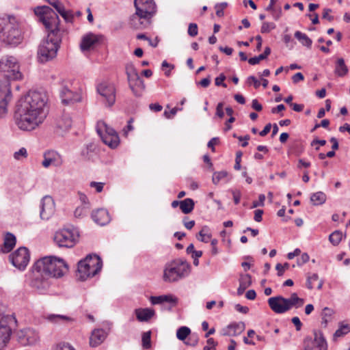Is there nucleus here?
<instances>
[{"label":"nucleus","mask_w":350,"mask_h":350,"mask_svg":"<svg viewBox=\"0 0 350 350\" xmlns=\"http://www.w3.org/2000/svg\"><path fill=\"white\" fill-rule=\"evenodd\" d=\"M72 126V119L68 113H64L56 123L55 133L59 135H63Z\"/></svg>","instance_id":"nucleus-22"},{"label":"nucleus","mask_w":350,"mask_h":350,"mask_svg":"<svg viewBox=\"0 0 350 350\" xmlns=\"http://www.w3.org/2000/svg\"><path fill=\"white\" fill-rule=\"evenodd\" d=\"M104 144L109 146L111 148H116L120 144L118 135L110 134L105 135L100 137Z\"/></svg>","instance_id":"nucleus-31"},{"label":"nucleus","mask_w":350,"mask_h":350,"mask_svg":"<svg viewBox=\"0 0 350 350\" xmlns=\"http://www.w3.org/2000/svg\"><path fill=\"white\" fill-rule=\"evenodd\" d=\"M12 98V92L8 82L0 84V118L8 113V105Z\"/></svg>","instance_id":"nucleus-15"},{"label":"nucleus","mask_w":350,"mask_h":350,"mask_svg":"<svg viewBox=\"0 0 350 350\" xmlns=\"http://www.w3.org/2000/svg\"><path fill=\"white\" fill-rule=\"evenodd\" d=\"M188 340L185 343L187 345L195 347L198 345L199 341V336L198 334L193 333L190 334V335L187 337Z\"/></svg>","instance_id":"nucleus-46"},{"label":"nucleus","mask_w":350,"mask_h":350,"mask_svg":"<svg viewBox=\"0 0 350 350\" xmlns=\"http://www.w3.org/2000/svg\"><path fill=\"white\" fill-rule=\"evenodd\" d=\"M44 318L47 321L54 323L71 321V319L69 317L61 314H48L45 316Z\"/></svg>","instance_id":"nucleus-37"},{"label":"nucleus","mask_w":350,"mask_h":350,"mask_svg":"<svg viewBox=\"0 0 350 350\" xmlns=\"http://www.w3.org/2000/svg\"><path fill=\"white\" fill-rule=\"evenodd\" d=\"M178 110H180V109H178L177 107H174L170 111H165L163 113V115L166 118L170 119L176 114Z\"/></svg>","instance_id":"nucleus-57"},{"label":"nucleus","mask_w":350,"mask_h":350,"mask_svg":"<svg viewBox=\"0 0 350 350\" xmlns=\"http://www.w3.org/2000/svg\"><path fill=\"white\" fill-rule=\"evenodd\" d=\"M223 107H224V103H219L216 107V115L220 118H222L224 116Z\"/></svg>","instance_id":"nucleus-60"},{"label":"nucleus","mask_w":350,"mask_h":350,"mask_svg":"<svg viewBox=\"0 0 350 350\" xmlns=\"http://www.w3.org/2000/svg\"><path fill=\"white\" fill-rule=\"evenodd\" d=\"M107 336V333L103 329H94L90 337V345L96 347L102 344Z\"/></svg>","instance_id":"nucleus-25"},{"label":"nucleus","mask_w":350,"mask_h":350,"mask_svg":"<svg viewBox=\"0 0 350 350\" xmlns=\"http://www.w3.org/2000/svg\"><path fill=\"white\" fill-rule=\"evenodd\" d=\"M245 329V325L243 321L232 323L226 327L222 329L221 335L236 336L241 334Z\"/></svg>","instance_id":"nucleus-23"},{"label":"nucleus","mask_w":350,"mask_h":350,"mask_svg":"<svg viewBox=\"0 0 350 350\" xmlns=\"http://www.w3.org/2000/svg\"><path fill=\"white\" fill-rule=\"evenodd\" d=\"M59 96L62 103L66 105L79 102L81 100V94L77 92L70 90L68 85H62L59 91Z\"/></svg>","instance_id":"nucleus-17"},{"label":"nucleus","mask_w":350,"mask_h":350,"mask_svg":"<svg viewBox=\"0 0 350 350\" xmlns=\"http://www.w3.org/2000/svg\"><path fill=\"white\" fill-rule=\"evenodd\" d=\"M42 10L43 12L40 19L48 31V36L39 46L38 57L39 62L44 63L56 57L62 40V33L58 27L57 14L51 12L47 6L42 7Z\"/></svg>","instance_id":"nucleus-2"},{"label":"nucleus","mask_w":350,"mask_h":350,"mask_svg":"<svg viewBox=\"0 0 350 350\" xmlns=\"http://www.w3.org/2000/svg\"><path fill=\"white\" fill-rule=\"evenodd\" d=\"M191 334V329L186 326H182L177 329L176 337L180 340H185Z\"/></svg>","instance_id":"nucleus-39"},{"label":"nucleus","mask_w":350,"mask_h":350,"mask_svg":"<svg viewBox=\"0 0 350 350\" xmlns=\"http://www.w3.org/2000/svg\"><path fill=\"white\" fill-rule=\"evenodd\" d=\"M49 3L56 10V11L59 14V12L64 9L62 3L57 0H54L53 1H49Z\"/></svg>","instance_id":"nucleus-55"},{"label":"nucleus","mask_w":350,"mask_h":350,"mask_svg":"<svg viewBox=\"0 0 350 350\" xmlns=\"http://www.w3.org/2000/svg\"><path fill=\"white\" fill-rule=\"evenodd\" d=\"M194 201L191 198H186L180 201V208L185 214H189L192 212L194 208Z\"/></svg>","instance_id":"nucleus-33"},{"label":"nucleus","mask_w":350,"mask_h":350,"mask_svg":"<svg viewBox=\"0 0 350 350\" xmlns=\"http://www.w3.org/2000/svg\"><path fill=\"white\" fill-rule=\"evenodd\" d=\"M326 195L322 191L314 193L310 196V201L314 206L324 204L326 201Z\"/></svg>","instance_id":"nucleus-35"},{"label":"nucleus","mask_w":350,"mask_h":350,"mask_svg":"<svg viewBox=\"0 0 350 350\" xmlns=\"http://www.w3.org/2000/svg\"><path fill=\"white\" fill-rule=\"evenodd\" d=\"M0 71L4 73L5 78L11 80L22 79V73L16 59L13 56L3 57L0 59Z\"/></svg>","instance_id":"nucleus-9"},{"label":"nucleus","mask_w":350,"mask_h":350,"mask_svg":"<svg viewBox=\"0 0 350 350\" xmlns=\"http://www.w3.org/2000/svg\"><path fill=\"white\" fill-rule=\"evenodd\" d=\"M163 303L167 302L171 304V307H174L178 304V299L172 294L162 295Z\"/></svg>","instance_id":"nucleus-43"},{"label":"nucleus","mask_w":350,"mask_h":350,"mask_svg":"<svg viewBox=\"0 0 350 350\" xmlns=\"http://www.w3.org/2000/svg\"><path fill=\"white\" fill-rule=\"evenodd\" d=\"M271 13L273 18L278 21L282 15V9L281 8H275Z\"/></svg>","instance_id":"nucleus-62"},{"label":"nucleus","mask_w":350,"mask_h":350,"mask_svg":"<svg viewBox=\"0 0 350 350\" xmlns=\"http://www.w3.org/2000/svg\"><path fill=\"white\" fill-rule=\"evenodd\" d=\"M295 37L301 43L302 45L308 48H311L312 41L306 33L297 31L295 33Z\"/></svg>","instance_id":"nucleus-36"},{"label":"nucleus","mask_w":350,"mask_h":350,"mask_svg":"<svg viewBox=\"0 0 350 350\" xmlns=\"http://www.w3.org/2000/svg\"><path fill=\"white\" fill-rule=\"evenodd\" d=\"M150 339H151V332L148 331L146 332H144L142 334V346L144 349H148L150 347L151 343H150Z\"/></svg>","instance_id":"nucleus-44"},{"label":"nucleus","mask_w":350,"mask_h":350,"mask_svg":"<svg viewBox=\"0 0 350 350\" xmlns=\"http://www.w3.org/2000/svg\"><path fill=\"white\" fill-rule=\"evenodd\" d=\"M292 323L295 325L297 331H300L301 329L302 323L297 317H294L291 319Z\"/></svg>","instance_id":"nucleus-63"},{"label":"nucleus","mask_w":350,"mask_h":350,"mask_svg":"<svg viewBox=\"0 0 350 350\" xmlns=\"http://www.w3.org/2000/svg\"><path fill=\"white\" fill-rule=\"evenodd\" d=\"M265 200V196L264 194H260L258 196V200L254 201L252 202V208H256L258 206H263Z\"/></svg>","instance_id":"nucleus-54"},{"label":"nucleus","mask_w":350,"mask_h":350,"mask_svg":"<svg viewBox=\"0 0 350 350\" xmlns=\"http://www.w3.org/2000/svg\"><path fill=\"white\" fill-rule=\"evenodd\" d=\"M319 280V275L317 273H313L311 276H308L307 278L306 281V287L308 289H312L314 288L313 286V282L315 281H317Z\"/></svg>","instance_id":"nucleus-49"},{"label":"nucleus","mask_w":350,"mask_h":350,"mask_svg":"<svg viewBox=\"0 0 350 350\" xmlns=\"http://www.w3.org/2000/svg\"><path fill=\"white\" fill-rule=\"evenodd\" d=\"M314 341L317 345V347L319 350H327V345L325 338L323 336V334L320 331H314Z\"/></svg>","instance_id":"nucleus-32"},{"label":"nucleus","mask_w":350,"mask_h":350,"mask_svg":"<svg viewBox=\"0 0 350 350\" xmlns=\"http://www.w3.org/2000/svg\"><path fill=\"white\" fill-rule=\"evenodd\" d=\"M239 286L237 289V295H241L247 288L252 284V277L250 274H241L239 278Z\"/></svg>","instance_id":"nucleus-28"},{"label":"nucleus","mask_w":350,"mask_h":350,"mask_svg":"<svg viewBox=\"0 0 350 350\" xmlns=\"http://www.w3.org/2000/svg\"><path fill=\"white\" fill-rule=\"evenodd\" d=\"M348 68L345 63V60L342 58L338 59L336 66H335V73L338 77H344L348 72Z\"/></svg>","instance_id":"nucleus-34"},{"label":"nucleus","mask_w":350,"mask_h":350,"mask_svg":"<svg viewBox=\"0 0 350 350\" xmlns=\"http://www.w3.org/2000/svg\"><path fill=\"white\" fill-rule=\"evenodd\" d=\"M98 94L103 98V102L105 105L111 107L116 102V90L111 83L101 82L96 86Z\"/></svg>","instance_id":"nucleus-10"},{"label":"nucleus","mask_w":350,"mask_h":350,"mask_svg":"<svg viewBox=\"0 0 350 350\" xmlns=\"http://www.w3.org/2000/svg\"><path fill=\"white\" fill-rule=\"evenodd\" d=\"M350 332V325L349 324L341 325L339 328L335 332V337H341Z\"/></svg>","instance_id":"nucleus-45"},{"label":"nucleus","mask_w":350,"mask_h":350,"mask_svg":"<svg viewBox=\"0 0 350 350\" xmlns=\"http://www.w3.org/2000/svg\"><path fill=\"white\" fill-rule=\"evenodd\" d=\"M20 342L23 345H31L36 342L38 338V334L31 328H26L18 333Z\"/></svg>","instance_id":"nucleus-21"},{"label":"nucleus","mask_w":350,"mask_h":350,"mask_svg":"<svg viewBox=\"0 0 350 350\" xmlns=\"http://www.w3.org/2000/svg\"><path fill=\"white\" fill-rule=\"evenodd\" d=\"M139 321H148L154 315V310L150 308H139L135 310Z\"/></svg>","instance_id":"nucleus-26"},{"label":"nucleus","mask_w":350,"mask_h":350,"mask_svg":"<svg viewBox=\"0 0 350 350\" xmlns=\"http://www.w3.org/2000/svg\"><path fill=\"white\" fill-rule=\"evenodd\" d=\"M134 5L137 12L151 18L156 12V5L153 0H135Z\"/></svg>","instance_id":"nucleus-18"},{"label":"nucleus","mask_w":350,"mask_h":350,"mask_svg":"<svg viewBox=\"0 0 350 350\" xmlns=\"http://www.w3.org/2000/svg\"><path fill=\"white\" fill-rule=\"evenodd\" d=\"M32 274L31 286L40 294L45 293L51 285V278L44 273L42 274L38 269H33V267H32Z\"/></svg>","instance_id":"nucleus-13"},{"label":"nucleus","mask_w":350,"mask_h":350,"mask_svg":"<svg viewBox=\"0 0 350 350\" xmlns=\"http://www.w3.org/2000/svg\"><path fill=\"white\" fill-rule=\"evenodd\" d=\"M33 269H38L49 278H61L68 270L66 262L53 256H44L34 262Z\"/></svg>","instance_id":"nucleus-4"},{"label":"nucleus","mask_w":350,"mask_h":350,"mask_svg":"<svg viewBox=\"0 0 350 350\" xmlns=\"http://www.w3.org/2000/svg\"><path fill=\"white\" fill-rule=\"evenodd\" d=\"M59 14L64 18L67 23H72L74 18V13L70 10H62Z\"/></svg>","instance_id":"nucleus-47"},{"label":"nucleus","mask_w":350,"mask_h":350,"mask_svg":"<svg viewBox=\"0 0 350 350\" xmlns=\"http://www.w3.org/2000/svg\"><path fill=\"white\" fill-rule=\"evenodd\" d=\"M125 70L129 86L133 94L136 97H141L145 89V85L143 80L139 76V74L133 64H127L126 65Z\"/></svg>","instance_id":"nucleus-8"},{"label":"nucleus","mask_w":350,"mask_h":350,"mask_svg":"<svg viewBox=\"0 0 350 350\" xmlns=\"http://www.w3.org/2000/svg\"><path fill=\"white\" fill-rule=\"evenodd\" d=\"M150 20L151 18L136 10L135 12L130 17L129 24L134 29H143L150 24Z\"/></svg>","instance_id":"nucleus-19"},{"label":"nucleus","mask_w":350,"mask_h":350,"mask_svg":"<svg viewBox=\"0 0 350 350\" xmlns=\"http://www.w3.org/2000/svg\"><path fill=\"white\" fill-rule=\"evenodd\" d=\"M304 348L303 350H312V347L311 345V344L312 343V339L311 337H306L304 339Z\"/></svg>","instance_id":"nucleus-61"},{"label":"nucleus","mask_w":350,"mask_h":350,"mask_svg":"<svg viewBox=\"0 0 350 350\" xmlns=\"http://www.w3.org/2000/svg\"><path fill=\"white\" fill-rule=\"evenodd\" d=\"M40 217L43 220L49 219L55 211V202L49 196H45L40 201Z\"/></svg>","instance_id":"nucleus-16"},{"label":"nucleus","mask_w":350,"mask_h":350,"mask_svg":"<svg viewBox=\"0 0 350 350\" xmlns=\"http://www.w3.org/2000/svg\"><path fill=\"white\" fill-rule=\"evenodd\" d=\"M304 299L299 298L297 293L291 294L290 298H285L281 295L272 297L268 299L270 308L277 314H283L290 310L293 307L296 308L301 307Z\"/></svg>","instance_id":"nucleus-7"},{"label":"nucleus","mask_w":350,"mask_h":350,"mask_svg":"<svg viewBox=\"0 0 350 350\" xmlns=\"http://www.w3.org/2000/svg\"><path fill=\"white\" fill-rule=\"evenodd\" d=\"M48 97L44 92L29 91L22 97L16 105L14 120L17 126L23 131L34 130L47 116Z\"/></svg>","instance_id":"nucleus-1"},{"label":"nucleus","mask_w":350,"mask_h":350,"mask_svg":"<svg viewBox=\"0 0 350 350\" xmlns=\"http://www.w3.org/2000/svg\"><path fill=\"white\" fill-rule=\"evenodd\" d=\"M310 257L307 253H303L300 258L297 259V265L298 266H301L304 264L306 263L309 261Z\"/></svg>","instance_id":"nucleus-56"},{"label":"nucleus","mask_w":350,"mask_h":350,"mask_svg":"<svg viewBox=\"0 0 350 350\" xmlns=\"http://www.w3.org/2000/svg\"><path fill=\"white\" fill-rule=\"evenodd\" d=\"M96 131L100 137L105 135L114 134L118 135L116 131L109 126L105 122L98 121L96 124Z\"/></svg>","instance_id":"nucleus-30"},{"label":"nucleus","mask_w":350,"mask_h":350,"mask_svg":"<svg viewBox=\"0 0 350 350\" xmlns=\"http://www.w3.org/2000/svg\"><path fill=\"white\" fill-rule=\"evenodd\" d=\"M23 40L18 20L14 16L0 18V40L5 45L16 46Z\"/></svg>","instance_id":"nucleus-3"},{"label":"nucleus","mask_w":350,"mask_h":350,"mask_svg":"<svg viewBox=\"0 0 350 350\" xmlns=\"http://www.w3.org/2000/svg\"><path fill=\"white\" fill-rule=\"evenodd\" d=\"M342 238V233L340 230H335L329 236V240L334 245H338L341 241Z\"/></svg>","instance_id":"nucleus-41"},{"label":"nucleus","mask_w":350,"mask_h":350,"mask_svg":"<svg viewBox=\"0 0 350 350\" xmlns=\"http://www.w3.org/2000/svg\"><path fill=\"white\" fill-rule=\"evenodd\" d=\"M12 320L11 317L2 316L0 313V350H3L10 340L12 329L8 323Z\"/></svg>","instance_id":"nucleus-14"},{"label":"nucleus","mask_w":350,"mask_h":350,"mask_svg":"<svg viewBox=\"0 0 350 350\" xmlns=\"http://www.w3.org/2000/svg\"><path fill=\"white\" fill-rule=\"evenodd\" d=\"M91 217L93 221L100 226H105L110 221L109 213L105 208H98L93 211Z\"/></svg>","instance_id":"nucleus-24"},{"label":"nucleus","mask_w":350,"mask_h":350,"mask_svg":"<svg viewBox=\"0 0 350 350\" xmlns=\"http://www.w3.org/2000/svg\"><path fill=\"white\" fill-rule=\"evenodd\" d=\"M228 173L226 171L215 172L213 173L212 181L213 184H218L221 180L228 178Z\"/></svg>","instance_id":"nucleus-42"},{"label":"nucleus","mask_w":350,"mask_h":350,"mask_svg":"<svg viewBox=\"0 0 350 350\" xmlns=\"http://www.w3.org/2000/svg\"><path fill=\"white\" fill-rule=\"evenodd\" d=\"M206 342L207 345L204 347L203 350H216L218 343L213 338H208Z\"/></svg>","instance_id":"nucleus-51"},{"label":"nucleus","mask_w":350,"mask_h":350,"mask_svg":"<svg viewBox=\"0 0 350 350\" xmlns=\"http://www.w3.org/2000/svg\"><path fill=\"white\" fill-rule=\"evenodd\" d=\"M211 238V234L209 232V229L207 226H204L199 232L197 239L204 243H208Z\"/></svg>","instance_id":"nucleus-38"},{"label":"nucleus","mask_w":350,"mask_h":350,"mask_svg":"<svg viewBox=\"0 0 350 350\" xmlns=\"http://www.w3.org/2000/svg\"><path fill=\"white\" fill-rule=\"evenodd\" d=\"M16 243V237L10 232H7L4 238L3 245L1 248V251L3 253L10 252L15 246Z\"/></svg>","instance_id":"nucleus-27"},{"label":"nucleus","mask_w":350,"mask_h":350,"mask_svg":"<svg viewBox=\"0 0 350 350\" xmlns=\"http://www.w3.org/2000/svg\"><path fill=\"white\" fill-rule=\"evenodd\" d=\"M102 265V260L98 256L89 254L78 262L77 275L81 280H85L96 275L100 271Z\"/></svg>","instance_id":"nucleus-6"},{"label":"nucleus","mask_w":350,"mask_h":350,"mask_svg":"<svg viewBox=\"0 0 350 350\" xmlns=\"http://www.w3.org/2000/svg\"><path fill=\"white\" fill-rule=\"evenodd\" d=\"M29 259V251L25 247H19L9 256V260L13 266L21 271L26 268Z\"/></svg>","instance_id":"nucleus-11"},{"label":"nucleus","mask_w":350,"mask_h":350,"mask_svg":"<svg viewBox=\"0 0 350 350\" xmlns=\"http://www.w3.org/2000/svg\"><path fill=\"white\" fill-rule=\"evenodd\" d=\"M234 202L235 204H238L240 202L241 198V193L239 190H233L232 191Z\"/></svg>","instance_id":"nucleus-59"},{"label":"nucleus","mask_w":350,"mask_h":350,"mask_svg":"<svg viewBox=\"0 0 350 350\" xmlns=\"http://www.w3.org/2000/svg\"><path fill=\"white\" fill-rule=\"evenodd\" d=\"M334 314V310L328 307H325L323 309L321 317H322V324L325 326L327 325V323L331 320V317Z\"/></svg>","instance_id":"nucleus-40"},{"label":"nucleus","mask_w":350,"mask_h":350,"mask_svg":"<svg viewBox=\"0 0 350 350\" xmlns=\"http://www.w3.org/2000/svg\"><path fill=\"white\" fill-rule=\"evenodd\" d=\"M78 234L69 229L60 230L55 234L54 241L60 247H72L77 241Z\"/></svg>","instance_id":"nucleus-12"},{"label":"nucleus","mask_w":350,"mask_h":350,"mask_svg":"<svg viewBox=\"0 0 350 350\" xmlns=\"http://www.w3.org/2000/svg\"><path fill=\"white\" fill-rule=\"evenodd\" d=\"M98 42L97 37L93 33H89L85 36L81 43V49L82 51H88Z\"/></svg>","instance_id":"nucleus-29"},{"label":"nucleus","mask_w":350,"mask_h":350,"mask_svg":"<svg viewBox=\"0 0 350 350\" xmlns=\"http://www.w3.org/2000/svg\"><path fill=\"white\" fill-rule=\"evenodd\" d=\"M198 25L196 23H190L188 27V34L191 37H195L198 35Z\"/></svg>","instance_id":"nucleus-53"},{"label":"nucleus","mask_w":350,"mask_h":350,"mask_svg":"<svg viewBox=\"0 0 350 350\" xmlns=\"http://www.w3.org/2000/svg\"><path fill=\"white\" fill-rule=\"evenodd\" d=\"M226 79L225 75L224 73H221L215 79V84L217 86H222L224 88H226L227 85L224 81Z\"/></svg>","instance_id":"nucleus-52"},{"label":"nucleus","mask_w":350,"mask_h":350,"mask_svg":"<svg viewBox=\"0 0 350 350\" xmlns=\"http://www.w3.org/2000/svg\"><path fill=\"white\" fill-rule=\"evenodd\" d=\"M191 265L186 260L177 258L167 262L164 267L163 280L165 282H176L187 277Z\"/></svg>","instance_id":"nucleus-5"},{"label":"nucleus","mask_w":350,"mask_h":350,"mask_svg":"<svg viewBox=\"0 0 350 350\" xmlns=\"http://www.w3.org/2000/svg\"><path fill=\"white\" fill-rule=\"evenodd\" d=\"M275 27L273 23L264 22L261 26L260 31L262 33H269L271 30L274 29Z\"/></svg>","instance_id":"nucleus-48"},{"label":"nucleus","mask_w":350,"mask_h":350,"mask_svg":"<svg viewBox=\"0 0 350 350\" xmlns=\"http://www.w3.org/2000/svg\"><path fill=\"white\" fill-rule=\"evenodd\" d=\"M27 151L25 148H21L14 154V158L16 160H21L22 158H27Z\"/></svg>","instance_id":"nucleus-50"},{"label":"nucleus","mask_w":350,"mask_h":350,"mask_svg":"<svg viewBox=\"0 0 350 350\" xmlns=\"http://www.w3.org/2000/svg\"><path fill=\"white\" fill-rule=\"evenodd\" d=\"M86 208L85 207H77L74 213L75 217H81L86 214Z\"/></svg>","instance_id":"nucleus-58"},{"label":"nucleus","mask_w":350,"mask_h":350,"mask_svg":"<svg viewBox=\"0 0 350 350\" xmlns=\"http://www.w3.org/2000/svg\"><path fill=\"white\" fill-rule=\"evenodd\" d=\"M57 350H75L72 346L69 344L64 343L62 345H59L57 347Z\"/></svg>","instance_id":"nucleus-64"},{"label":"nucleus","mask_w":350,"mask_h":350,"mask_svg":"<svg viewBox=\"0 0 350 350\" xmlns=\"http://www.w3.org/2000/svg\"><path fill=\"white\" fill-rule=\"evenodd\" d=\"M63 163L60 154L54 150H48L44 153V160L42 162L43 167L47 168L50 165L60 166Z\"/></svg>","instance_id":"nucleus-20"}]
</instances>
